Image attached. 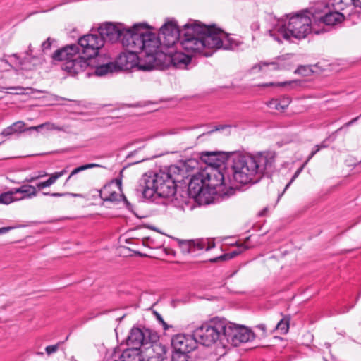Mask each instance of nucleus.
I'll use <instances>...</instances> for the list:
<instances>
[{
  "label": "nucleus",
  "mask_w": 361,
  "mask_h": 361,
  "mask_svg": "<svg viewBox=\"0 0 361 361\" xmlns=\"http://www.w3.org/2000/svg\"><path fill=\"white\" fill-rule=\"evenodd\" d=\"M62 344V342H59L55 345H48L45 348V352L48 355H51L55 353H56Z\"/></svg>",
  "instance_id": "nucleus-36"
},
{
  "label": "nucleus",
  "mask_w": 361,
  "mask_h": 361,
  "mask_svg": "<svg viewBox=\"0 0 361 361\" xmlns=\"http://www.w3.org/2000/svg\"><path fill=\"white\" fill-rule=\"evenodd\" d=\"M78 44L82 49V57L92 65V61L97 56L99 50L104 46V39L96 34L85 35L78 39Z\"/></svg>",
  "instance_id": "nucleus-12"
},
{
  "label": "nucleus",
  "mask_w": 361,
  "mask_h": 361,
  "mask_svg": "<svg viewBox=\"0 0 361 361\" xmlns=\"http://www.w3.org/2000/svg\"><path fill=\"white\" fill-rule=\"evenodd\" d=\"M268 106L276 110H279L281 109V106H282V104L277 99H272L268 103Z\"/></svg>",
  "instance_id": "nucleus-39"
},
{
  "label": "nucleus",
  "mask_w": 361,
  "mask_h": 361,
  "mask_svg": "<svg viewBox=\"0 0 361 361\" xmlns=\"http://www.w3.org/2000/svg\"><path fill=\"white\" fill-rule=\"evenodd\" d=\"M155 314H156V316H157V319H158L160 322H161V324H163L164 329H167V325H166V324L165 323V322L163 320V319H162L161 316L159 314H158L157 312H155Z\"/></svg>",
  "instance_id": "nucleus-46"
},
{
  "label": "nucleus",
  "mask_w": 361,
  "mask_h": 361,
  "mask_svg": "<svg viewBox=\"0 0 361 361\" xmlns=\"http://www.w3.org/2000/svg\"><path fill=\"white\" fill-rule=\"evenodd\" d=\"M119 361H142L140 349L130 348L123 351Z\"/></svg>",
  "instance_id": "nucleus-19"
},
{
  "label": "nucleus",
  "mask_w": 361,
  "mask_h": 361,
  "mask_svg": "<svg viewBox=\"0 0 361 361\" xmlns=\"http://www.w3.org/2000/svg\"><path fill=\"white\" fill-rule=\"evenodd\" d=\"M352 123V121L348 122V123H347L345 125H346V126H349V125H350V123Z\"/></svg>",
  "instance_id": "nucleus-54"
},
{
  "label": "nucleus",
  "mask_w": 361,
  "mask_h": 361,
  "mask_svg": "<svg viewBox=\"0 0 361 361\" xmlns=\"http://www.w3.org/2000/svg\"><path fill=\"white\" fill-rule=\"evenodd\" d=\"M311 9L287 16V21L269 18L273 27L267 30L268 33L276 42L281 43L283 39L293 37L301 39L305 38L312 32Z\"/></svg>",
  "instance_id": "nucleus-3"
},
{
  "label": "nucleus",
  "mask_w": 361,
  "mask_h": 361,
  "mask_svg": "<svg viewBox=\"0 0 361 361\" xmlns=\"http://www.w3.org/2000/svg\"><path fill=\"white\" fill-rule=\"evenodd\" d=\"M349 5V0H328L315 3L311 7V16L326 25L334 26L342 23L345 16L341 13Z\"/></svg>",
  "instance_id": "nucleus-5"
},
{
  "label": "nucleus",
  "mask_w": 361,
  "mask_h": 361,
  "mask_svg": "<svg viewBox=\"0 0 361 361\" xmlns=\"http://www.w3.org/2000/svg\"><path fill=\"white\" fill-rule=\"evenodd\" d=\"M55 183L56 182L54 180L53 177L51 176V175H50L49 178L47 180H46L45 181L39 182V183H37L35 188H36V189L41 190L45 188L50 187Z\"/></svg>",
  "instance_id": "nucleus-32"
},
{
  "label": "nucleus",
  "mask_w": 361,
  "mask_h": 361,
  "mask_svg": "<svg viewBox=\"0 0 361 361\" xmlns=\"http://www.w3.org/2000/svg\"><path fill=\"white\" fill-rule=\"evenodd\" d=\"M299 82L297 80H290L281 82H269L263 83L260 86L262 87H287L288 90H292L295 86L299 85Z\"/></svg>",
  "instance_id": "nucleus-27"
},
{
  "label": "nucleus",
  "mask_w": 361,
  "mask_h": 361,
  "mask_svg": "<svg viewBox=\"0 0 361 361\" xmlns=\"http://www.w3.org/2000/svg\"><path fill=\"white\" fill-rule=\"evenodd\" d=\"M353 4L355 6L361 7V0H349V4Z\"/></svg>",
  "instance_id": "nucleus-47"
},
{
  "label": "nucleus",
  "mask_w": 361,
  "mask_h": 361,
  "mask_svg": "<svg viewBox=\"0 0 361 361\" xmlns=\"http://www.w3.org/2000/svg\"><path fill=\"white\" fill-rule=\"evenodd\" d=\"M268 106L276 110H279L281 109V106H282V104L277 99H272L268 103Z\"/></svg>",
  "instance_id": "nucleus-38"
},
{
  "label": "nucleus",
  "mask_w": 361,
  "mask_h": 361,
  "mask_svg": "<svg viewBox=\"0 0 361 361\" xmlns=\"http://www.w3.org/2000/svg\"><path fill=\"white\" fill-rule=\"evenodd\" d=\"M19 65H22L23 63L22 61H19Z\"/></svg>",
  "instance_id": "nucleus-55"
},
{
  "label": "nucleus",
  "mask_w": 361,
  "mask_h": 361,
  "mask_svg": "<svg viewBox=\"0 0 361 361\" xmlns=\"http://www.w3.org/2000/svg\"><path fill=\"white\" fill-rule=\"evenodd\" d=\"M188 358L186 353L173 352L172 355V361H188Z\"/></svg>",
  "instance_id": "nucleus-34"
},
{
  "label": "nucleus",
  "mask_w": 361,
  "mask_h": 361,
  "mask_svg": "<svg viewBox=\"0 0 361 361\" xmlns=\"http://www.w3.org/2000/svg\"><path fill=\"white\" fill-rule=\"evenodd\" d=\"M25 131L30 130H27V128H25V123L23 121H17L4 129L1 132V135L4 136H10Z\"/></svg>",
  "instance_id": "nucleus-21"
},
{
  "label": "nucleus",
  "mask_w": 361,
  "mask_h": 361,
  "mask_svg": "<svg viewBox=\"0 0 361 361\" xmlns=\"http://www.w3.org/2000/svg\"><path fill=\"white\" fill-rule=\"evenodd\" d=\"M257 328L262 331L263 335L266 334L267 328H266V326L264 324H259V325L257 326Z\"/></svg>",
  "instance_id": "nucleus-48"
},
{
  "label": "nucleus",
  "mask_w": 361,
  "mask_h": 361,
  "mask_svg": "<svg viewBox=\"0 0 361 361\" xmlns=\"http://www.w3.org/2000/svg\"><path fill=\"white\" fill-rule=\"evenodd\" d=\"M41 129H45L48 131H50V130L64 131L65 130V128L63 126H57L55 123H51V122H46V123H42L39 126H31V127L27 128V130H35V131H39Z\"/></svg>",
  "instance_id": "nucleus-25"
},
{
  "label": "nucleus",
  "mask_w": 361,
  "mask_h": 361,
  "mask_svg": "<svg viewBox=\"0 0 361 361\" xmlns=\"http://www.w3.org/2000/svg\"><path fill=\"white\" fill-rule=\"evenodd\" d=\"M100 165L97 164H85V165H82L79 167H77L75 169H74L70 173V175L68 176V177L67 178V179L66 180V182L65 183H66L70 179L71 177H73V176H75V174L81 172V171H83L85 170H87V169H92V168H95V167H99Z\"/></svg>",
  "instance_id": "nucleus-28"
},
{
  "label": "nucleus",
  "mask_w": 361,
  "mask_h": 361,
  "mask_svg": "<svg viewBox=\"0 0 361 361\" xmlns=\"http://www.w3.org/2000/svg\"><path fill=\"white\" fill-rule=\"evenodd\" d=\"M16 201H19V199L16 196V193L14 192V189L0 195V204H9Z\"/></svg>",
  "instance_id": "nucleus-26"
},
{
  "label": "nucleus",
  "mask_w": 361,
  "mask_h": 361,
  "mask_svg": "<svg viewBox=\"0 0 361 361\" xmlns=\"http://www.w3.org/2000/svg\"><path fill=\"white\" fill-rule=\"evenodd\" d=\"M225 127H226V126H216L214 129H213V130H210V131L207 132V133H203V134L200 135L198 137V138H200V137H203V136H204V135H209L210 133H213V132H214V131H217V130H221V129H224Z\"/></svg>",
  "instance_id": "nucleus-44"
},
{
  "label": "nucleus",
  "mask_w": 361,
  "mask_h": 361,
  "mask_svg": "<svg viewBox=\"0 0 361 361\" xmlns=\"http://www.w3.org/2000/svg\"><path fill=\"white\" fill-rule=\"evenodd\" d=\"M128 53H123L119 55L118 59L114 63L116 66V69L119 70H128L133 67L136 63L135 60L138 59V66L140 69L144 71H150L152 68H143L142 66L148 65L147 61V53L145 51L142 50L140 51H133L129 49H126Z\"/></svg>",
  "instance_id": "nucleus-13"
},
{
  "label": "nucleus",
  "mask_w": 361,
  "mask_h": 361,
  "mask_svg": "<svg viewBox=\"0 0 361 361\" xmlns=\"http://www.w3.org/2000/svg\"><path fill=\"white\" fill-rule=\"evenodd\" d=\"M179 246L183 253L194 254L197 251L211 250L214 247V243H210L207 240H179Z\"/></svg>",
  "instance_id": "nucleus-16"
},
{
  "label": "nucleus",
  "mask_w": 361,
  "mask_h": 361,
  "mask_svg": "<svg viewBox=\"0 0 361 361\" xmlns=\"http://www.w3.org/2000/svg\"><path fill=\"white\" fill-rule=\"evenodd\" d=\"M305 70V67H300L298 68L295 72L298 73H303V71Z\"/></svg>",
  "instance_id": "nucleus-49"
},
{
  "label": "nucleus",
  "mask_w": 361,
  "mask_h": 361,
  "mask_svg": "<svg viewBox=\"0 0 361 361\" xmlns=\"http://www.w3.org/2000/svg\"><path fill=\"white\" fill-rule=\"evenodd\" d=\"M13 57H14L16 59H18V57L17 54H13Z\"/></svg>",
  "instance_id": "nucleus-53"
},
{
  "label": "nucleus",
  "mask_w": 361,
  "mask_h": 361,
  "mask_svg": "<svg viewBox=\"0 0 361 361\" xmlns=\"http://www.w3.org/2000/svg\"><path fill=\"white\" fill-rule=\"evenodd\" d=\"M253 26H255V28H257V29H258L259 27V25L257 23L253 25Z\"/></svg>",
  "instance_id": "nucleus-52"
},
{
  "label": "nucleus",
  "mask_w": 361,
  "mask_h": 361,
  "mask_svg": "<svg viewBox=\"0 0 361 361\" xmlns=\"http://www.w3.org/2000/svg\"><path fill=\"white\" fill-rule=\"evenodd\" d=\"M359 165H361V160L360 161V162L358 163Z\"/></svg>",
  "instance_id": "nucleus-56"
},
{
  "label": "nucleus",
  "mask_w": 361,
  "mask_h": 361,
  "mask_svg": "<svg viewBox=\"0 0 361 361\" xmlns=\"http://www.w3.org/2000/svg\"><path fill=\"white\" fill-rule=\"evenodd\" d=\"M204 172L207 189L221 197H230L234 193L232 186H226L224 175L216 169Z\"/></svg>",
  "instance_id": "nucleus-11"
},
{
  "label": "nucleus",
  "mask_w": 361,
  "mask_h": 361,
  "mask_svg": "<svg viewBox=\"0 0 361 361\" xmlns=\"http://www.w3.org/2000/svg\"><path fill=\"white\" fill-rule=\"evenodd\" d=\"M275 161V154L264 152L256 155H238L233 158L230 173L233 180L240 184L257 183Z\"/></svg>",
  "instance_id": "nucleus-2"
},
{
  "label": "nucleus",
  "mask_w": 361,
  "mask_h": 361,
  "mask_svg": "<svg viewBox=\"0 0 361 361\" xmlns=\"http://www.w3.org/2000/svg\"><path fill=\"white\" fill-rule=\"evenodd\" d=\"M13 228H14V227H13V226H6V227L0 228V235L4 234V233L11 231Z\"/></svg>",
  "instance_id": "nucleus-45"
},
{
  "label": "nucleus",
  "mask_w": 361,
  "mask_h": 361,
  "mask_svg": "<svg viewBox=\"0 0 361 361\" xmlns=\"http://www.w3.org/2000/svg\"><path fill=\"white\" fill-rule=\"evenodd\" d=\"M14 192L16 195L18 193L23 195L21 197H18L19 200L32 198L37 195V190L31 185H23L20 188H14Z\"/></svg>",
  "instance_id": "nucleus-20"
},
{
  "label": "nucleus",
  "mask_w": 361,
  "mask_h": 361,
  "mask_svg": "<svg viewBox=\"0 0 361 361\" xmlns=\"http://www.w3.org/2000/svg\"><path fill=\"white\" fill-rule=\"evenodd\" d=\"M171 345L174 352L188 353L196 348L197 341L193 334L192 336L178 334L173 337Z\"/></svg>",
  "instance_id": "nucleus-15"
},
{
  "label": "nucleus",
  "mask_w": 361,
  "mask_h": 361,
  "mask_svg": "<svg viewBox=\"0 0 361 361\" xmlns=\"http://www.w3.org/2000/svg\"><path fill=\"white\" fill-rule=\"evenodd\" d=\"M140 29V23L135 24L133 27L126 28L123 24H114L112 23H104L100 25L98 27V32L101 38L105 41L110 42H116L120 40L122 45L126 49H129L133 51H138L133 47H130L126 42L131 44L133 41L135 42L134 37H130L137 34Z\"/></svg>",
  "instance_id": "nucleus-6"
},
{
  "label": "nucleus",
  "mask_w": 361,
  "mask_h": 361,
  "mask_svg": "<svg viewBox=\"0 0 361 361\" xmlns=\"http://www.w3.org/2000/svg\"><path fill=\"white\" fill-rule=\"evenodd\" d=\"M276 329L280 330L283 334H286L289 329V322L287 319H281L276 325Z\"/></svg>",
  "instance_id": "nucleus-33"
},
{
  "label": "nucleus",
  "mask_w": 361,
  "mask_h": 361,
  "mask_svg": "<svg viewBox=\"0 0 361 361\" xmlns=\"http://www.w3.org/2000/svg\"><path fill=\"white\" fill-rule=\"evenodd\" d=\"M133 39L135 42L131 44L126 43L138 51H146L148 65L142 68L147 69L154 68L166 63V54L164 47H177L179 44L188 54H202L209 56L214 51L220 49L233 50L242 43L214 25H207L192 20L181 30L176 21H168L161 27L159 36L152 32L146 23H140V29Z\"/></svg>",
  "instance_id": "nucleus-1"
},
{
  "label": "nucleus",
  "mask_w": 361,
  "mask_h": 361,
  "mask_svg": "<svg viewBox=\"0 0 361 361\" xmlns=\"http://www.w3.org/2000/svg\"><path fill=\"white\" fill-rule=\"evenodd\" d=\"M139 191L146 199L152 198L154 195L169 197L176 192L175 180L169 171L160 170L158 173L147 172L139 181Z\"/></svg>",
  "instance_id": "nucleus-4"
},
{
  "label": "nucleus",
  "mask_w": 361,
  "mask_h": 361,
  "mask_svg": "<svg viewBox=\"0 0 361 361\" xmlns=\"http://www.w3.org/2000/svg\"><path fill=\"white\" fill-rule=\"evenodd\" d=\"M54 40L51 39L50 37H48L46 41H44L42 44V51H45V50H48L51 48V44H52V42Z\"/></svg>",
  "instance_id": "nucleus-40"
},
{
  "label": "nucleus",
  "mask_w": 361,
  "mask_h": 361,
  "mask_svg": "<svg viewBox=\"0 0 361 361\" xmlns=\"http://www.w3.org/2000/svg\"><path fill=\"white\" fill-rule=\"evenodd\" d=\"M52 59L54 61H63L62 69L72 75L83 72L90 63L85 60V57L79 55V47L76 44L68 45L55 51Z\"/></svg>",
  "instance_id": "nucleus-7"
},
{
  "label": "nucleus",
  "mask_w": 361,
  "mask_h": 361,
  "mask_svg": "<svg viewBox=\"0 0 361 361\" xmlns=\"http://www.w3.org/2000/svg\"><path fill=\"white\" fill-rule=\"evenodd\" d=\"M326 146L322 143L321 145H317L314 146V149L311 152L310 154L307 157V160L305 162V164H307L308 161L322 148H325Z\"/></svg>",
  "instance_id": "nucleus-37"
},
{
  "label": "nucleus",
  "mask_w": 361,
  "mask_h": 361,
  "mask_svg": "<svg viewBox=\"0 0 361 361\" xmlns=\"http://www.w3.org/2000/svg\"><path fill=\"white\" fill-rule=\"evenodd\" d=\"M46 176H47V173L43 172V171L42 172H39L38 176L30 177L29 178H26L25 181H27V182H33V181H35V180H37V179H39L40 178H43V177Z\"/></svg>",
  "instance_id": "nucleus-41"
},
{
  "label": "nucleus",
  "mask_w": 361,
  "mask_h": 361,
  "mask_svg": "<svg viewBox=\"0 0 361 361\" xmlns=\"http://www.w3.org/2000/svg\"><path fill=\"white\" fill-rule=\"evenodd\" d=\"M225 328L223 334L225 345L231 344L238 346L243 343H247L254 339V333L244 326L236 325L224 319Z\"/></svg>",
  "instance_id": "nucleus-9"
},
{
  "label": "nucleus",
  "mask_w": 361,
  "mask_h": 361,
  "mask_svg": "<svg viewBox=\"0 0 361 361\" xmlns=\"http://www.w3.org/2000/svg\"><path fill=\"white\" fill-rule=\"evenodd\" d=\"M32 52L31 44H30L28 47V50L26 51L27 55H30V54Z\"/></svg>",
  "instance_id": "nucleus-50"
},
{
  "label": "nucleus",
  "mask_w": 361,
  "mask_h": 361,
  "mask_svg": "<svg viewBox=\"0 0 361 361\" xmlns=\"http://www.w3.org/2000/svg\"><path fill=\"white\" fill-rule=\"evenodd\" d=\"M290 102H291V99L290 97H283L281 102V103L282 104V106H281V109H285L286 108H287V106L289 105Z\"/></svg>",
  "instance_id": "nucleus-43"
},
{
  "label": "nucleus",
  "mask_w": 361,
  "mask_h": 361,
  "mask_svg": "<svg viewBox=\"0 0 361 361\" xmlns=\"http://www.w3.org/2000/svg\"><path fill=\"white\" fill-rule=\"evenodd\" d=\"M204 188H207L204 172L194 175L188 185V190L193 196H200L203 194Z\"/></svg>",
  "instance_id": "nucleus-17"
},
{
  "label": "nucleus",
  "mask_w": 361,
  "mask_h": 361,
  "mask_svg": "<svg viewBox=\"0 0 361 361\" xmlns=\"http://www.w3.org/2000/svg\"><path fill=\"white\" fill-rule=\"evenodd\" d=\"M116 71V66L114 63L109 62L105 64L97 66L95 74L98 76H104L108 73H111Z\"/></svg>",
  "instance_id": "nucleus-23"
},
{
  "label": "nucleus",
  "mask_w": 361,
  "mask_h": 361,
  "mask_svg": "<svg viewBox=\"0 0 361 361\" xmlns=\"http://www.w3.org/2000/svg\"><path fill=\"white\" fill-rule=\"evenodd\" d=\"M6 89L10 90H16V92H10V93L15 94H25V90H30L32 92H39L38 90L32 89L31 87L24 88L20 86L8 87H6ZM39 92H43V91H39ZM26 94H27V92H26Z\"/></svg>",
  "instance_id": "nucleus-30"
},
{
  "label": "nucleus",
  "mask_w": 361,
  "mask_h": 361,
  "mask_svg": "<svg viewBox=\"0 0 361 361\" xmlns=\"http://www.w3.org/2000/svg\"><path fill=\"white\" fill-rule=\"evenodd\" d=\"M67 172V171L66 169H63L61 171H58V172H55L51 175V176L53 177L54 180H55V182L59 178H61V176H63L64 174H66Z\"/></svg>",
  "instance_id": "nucleus-42"
},
{
  "label": "nucleus",
  "mask_w": 361,
  "mask_h": 361,
  "mask_svg": "<svg viewBox=\"0 0 361 361\" xmlns=\"http://www.w3.org/2000/svg\"><path fill=\"white\" fill-rule=\"evenodd\" d=\"M305 165L306 164H305V163H304L303 165L296 171V172L295 173V174L292 177L291 180L286 184V185L283 192L279 195V198H280L283 195L285 191L290 187V185L292 184V183L294 181V180L301 173V171H302V169H303V168L305 167Z\"/></svg>",
  "instance_id": "nucleus-35"
},
{
  "label": "nucleus",
  "mask_w": 361,
  "mask_h": 361,
  "mask_svg": "<svg viewBox=\"0 0 361 361\" xmlns=\"http://www.w3.org/2000/svg\"><path fill=\"white\" fill-rule=\"evenodd\" d=\"M165 54H166V58L169 57L171 62L176 67H185L191 61L188 55L182 52H176L173 54L172 51H169Z\"/></svg>",
  "instance_id": "nucleus-18"
},
{
  "label": "nucleus",
  "mask_w": 361,
  "mask_h": 361,
  "mask_svg": "<svg viewBox=\"0 0 361 361\" xmlns=\"http://www.w3.org/2000/svg\"><path fill=\"white\" fill-rule=\"evenodd\" d=\"M224 328V319L216 317L196 328L193 331V336L197 343L205 346H212L218 341L225 345L223 339Z\"/></svg>",
  "instance_id": "nucleus-8"
},
{
  "label": "nucleus",
  "mask_w": 361,
  "mask_h": 361,
  "mask_svg": "<svg viewBox=\"0 0 361 361\" xmlns=\"http://www.w3.org/2000/svg\"><path fill=\"white\" fill-rule=\"evenodd\" d=\"M270 67L271 70H277L279 68L278 65L274 62L266 63V62H260L257 65L252 67V70L255 71L258 69L259 71H264V68Z\"/></svg>",
  "instance_id": "nucleus-31"
},
{
  "label": "nucleus",
  "mask_w": 361,
  "mask_h": 361,
  "mask_svg": "<svg viewBox=\"0 0 361 361\" xmlns=\"http://www.w3.org/2000/svg\"><path fill=\"white\" fill-rule=\"evenodd\" d=\"M219 153L216 152H204L201 154V159L210 166H218Z\"/></svg>",
  "instance_id": "nucleus-24"
},
{
  "label": "nucleus",
  "mask_w": 361,
  "mask_h": 361,
  "mask_svg": "<svg viewBox=\"0 0 361 361\" xmlns=\"http://www.w3.org/2000/svg\"><path fill=\"white\" fill-rule=\"evenodd\" d=\"M36 355H39V356H42V355H44V353H43V352H37V353H36Z\"/></svg>",
  "instance_id": "nucleus-51"
},
{
  "label": "nucleus",
  "mask_w": 361,
  "mask_h": 361,
  "mask_svg": "<svg viewBox=\"0 0 361 361\" xmlns=\"http://www.w3.org/2000/svg\"><path fill=\"white\" fill-rule=\"evenodd\" d=\"M158 339V335L156 332L149 329H140L133 327L128 336L127 344L131 348L140 349L141 346L149 350L152 348L154 350L157 345H152Z\"/></svg>",
  "instance_id": "nucleus-10"
},
{
  "label": "nucleus",
  "mask_w": 361,
  "mask_h": 361,
  "mask_svg": "<svg viewBox=\"0 0 361 361\" xmlns=\"http://www.w3.org/2000/svg\"><path fill=\"white\" fill-rule=\"evenodd\" d=\"M100 198L104 202H116L121 199L126 201L122 193L121 180L115 179L98 190Z\"/></svg>",
  "instance_id": "nucleus-14"
},
{
  "label": "nucleus",
  "mask_w": 361,
  "mask_h": 361,
  "mask_svg": "<svg viewBox=\"0 0 361 361\" xmlns=\"http://www.w3.org/2000/svg\"><path fill=\"white\" fill-rule=\"evenodd\" d=\"M248 248L247 246H246L244 244H241L240 245L238 248L235 250H233L228 253H226V254H224L218 257H216V258H214V259H210L211 262H216L219 260H228V259H231L236 256H238V255H240V253L243 252V251L247 250Z\"/></svg>",
  "instance_id": "nucleus-22"
},
{
  "label": "nucleus",
  "mask_w": 361,
  "mask_h": 361,
  "mask_svg": "<svg viewBox=\"0 0 361 361\" xmlns=\"http://www.w3.org/2000/svg\"><path fill=\"white\" fill-rule=\"evenodd\" d=\"M45 196H51L54 197H66V196H71L75 197H84L82 194L80 193H73V192H43L42 193Z\"/></svg>",
  "instance_id": "nucleus-29"
}]
</instances>
